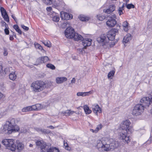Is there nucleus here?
<instances>
[{
    "mask_svg": "<svg viewBox=\"0 0 152 152\" xmlns=\"http://www.w3.org/2000/svg\"><path fill=\"white\" fill-rule=\"evenodd\" d=\"M69 23L68 22L66 21L63 23L64 26H66V27H68L66 29L65 32V34L66 37L69 39L73 38L75 41L81 40L83 38L82 36L78 33H75L73 28L67 26V24H69Z\"/></svg>",
    "mask_w": 152,
    "mask_h": 152,
    "instance_id": "obj_1",
    "label": "nucleus"
},
{
    "mask_svg": "<svg viewBox=\"0 0 152 152\" xmlns=\"http://www.w3.org/2000/svg\"><path fill=\"white\" fill-rule=\"evenodd\" d=\"M15 119L12 118L6 122L4 126V129L7 130L9 133L12 132H17L19 130V128L17 125H15Z\"/></svg>",
    "mask_w": 152,
    "mask_h": 152,
    "instance_id": "obj_2",
    "label": "nucleus"
},
{
    "mask_svg": "<svg viewBox=\"0 0 152 152\" xmlns=\"http://www.w3.org/2000/svg\"><path fill=\"white\" fill-rule=\"evenodd\" d=\"M105 149L106 151L113 150L117 148L119 146V143L118 141H115L112 139L108 140L107 138V145Z\"/></svg>",
    "mask_w": 152,
    "mask_h": 152,
    "instance_id": "obj_3",
    "label": "nucleus"
},
{
    "mask_svg": "<svg viewBox=\"0 0 152 152\" xmlns=\"http://www.w3.org/2000/svg\"><path fill=\"white\" fill-rule=\"evenodd\" d=\"M46 84L44 82L41 81H36L33 83L31 87L33 88V91L35 92L42 91L46 87Z\"/></svg>",
    "mask_w": 152,
    "mask_h": 152,
    "instance_id": "obj_4",
    "label": "nucleus"
},
{
    "mask_svg": "<svg viewBox=\"0 0 152 152\" xmlns=\"http://www.w3.org/2000/svg\"><path fill=\"white\" fill-rule=\"evenodd\" d=\"M2 143L7 149L12 151H15L16 146L15 143V140L12 139H6L2 141Z\"/></svg>",
    "mask_w": 152,
    "mask_h": 152,
    "instance_id": "obj_5",
    "label": "nucleus"
},
{
    "mask_svg": "<svg viewBox=\"0 0 152 152\" xmlns=\"http://www.w3.org/2000/svg\"><path fill=\"white\" fill-rule=\"evenodd\" d=\"M145 108L142 105L137 104L134 107L132 114L136 116L141 115L143 112Z\"/></svg>",
    "mask_w": 152,
    "mask_h": 152,
    "instance_id": "obj_6",
    "label": "nucleus"
},
{
    "mask_svg": "<svg viewBox=\"0 0 152 152\" xmlns=\"http://www.w3.org/2000/svg\"><path fill=\"white\" fill-rule=\"evenodd\" d=\"M130 124L129 120H125L121 123V128L123 130H126L128 133H131L133 131V129L132 126H129Z\"/></svg>",
    "mask_w": 152,
    "mask_h": 152,
    "instance_id": "obj_7",
    "label": "nucleus"
},
{
    "mask_svg": "<svg viewBox=\"0 0 152 152\" xmlns=\"http://www.w3.org/2000/svg\"><path fill=\"white\" fill-rule=\"evenodd\" d=\"M116 16L115 14L107 17V21L106 23L107 25L109 27H113L117 23V21L116 20Z\"/></svg>",
    "mask_w": 152,
    "mask_h": 152,
    "instance_id": "obj_8",
    "label": "nucleus"
},
{
    "mask_svg": "<svg viewBox=\"0 0 152 152\" xmlns=\"http://www.w3.org/2000/svg\"><path fill=\"white\" fill-rule=\"evenodd\" d=\"M107 138H103L102 140H98L97 141L96 147L99 151H106L105 149L106 148H105L106 145H107Z\"/></svg>",
    "mask_w": 152,
    "mask_h": 152,
    "instance_id": "obj_9",
    "label": "nucleus"
},
{
    "mask_svg": "<svg viewBox=\"0 0 152 152\" xmlns=\"http://www.w3.org/2000/svg\"><path fill=\"white\" fill-rule=\"evenodd\" d=\"M118 31L117 29H112L107 33V40L110 41H113L115 38V37L116 33L118 32Z\"/></svg>",
    "mask_w": 152,
    "mask_h": 152,
    "instance_id": "obj_10",
    "label": "nucleus"
},
{
    "mask_svg": "<svg viewBox=\"0 0 152 152\" xmlns=\"http://www.w3.org/2000/svg\"><path fill=\"white\" fill-rule=\"evenodd\" d=\"M150 99L148 97H143L141 99L140 104L142 105L144 108L146 106H149L150 104Z\"/></svg>",
    "mask_w": 152,
    "mask_h": 152,
    "instance_id": "obj_11",
    "label": "nucleus"
},
{
    "mask_svg": "<svg viewBox=\"0 0 152 152\" xmlns=\"http://www.w3.org/2000/svg\"><path fill=\"white\" fill-rule=\"evenodd\" d=\"M61 17L62 19L69 20L72 18V14L64 12H60Z\"/></svg>",
    "mask_w": 152,
    "mask_h": 152,
    "instance_id": "obj_12",
    "label": "nucleus"
},
{
    "mask_svg": "<svg viewBox=\"0 0 152 152\" xmlns=\"http://www.w3.org/2000/svg\"><path fill=\"white\" fill-rule=\"evenodd\" d=\"M97 40L99 43H103V45H105V43L108 42V41L106 37V35L104 34L101 35L100 37L97 38Z\"/></svg>",
    "mask_w": 152,
    "mask_h": 152,
    "instance_id": "obj_13",
    "label": "nucleus"
},
{
    "mask_svg": "<svg viewBox=\"0 0 152 152\" xmlns=\"http://www.w3.org/2000/svg\"><path fill=\"white\" fill-rule=\"evenodd\" d=\"M115 5H111L109 6L108 8L103 10V12L107 14H110L115 10Z\"/></svg>",
    "mask_w": 152,
    "mask_h": 152,
    "instance_id": "obj_14",
    "label": "nucleus"
},
{
    "mask_svg": "<svg viewBox=\"0 0 152 152\" xmlns=\"http://www.w3.org/2000/svg\"><path fill=\"white\" fill-rule=\"evenodd\" d=\"M81 40H82V44L85 48L91 45L92 41V39H84L83 38Z\"/></svg>",
    "mask_w": 152,
    "mask_h": 152,
    "instance_id": "obj_15",
    "label": "nucleus"
},
{
    "mask_svg": "<svg viewBox=\"0 0 152 152\" xmlns=\"http://www.w3.org/2000/svg\"><path fill=\"white\" fill-rule=\"evenodd\" d=\"M92 108L94 112L95 113L96 115H98V112L99 113L102 112V110L98 104H94L92 105Z\"/></svg>",
    "mask_w": 152,
    "mask_h": 152,
    "instance_id": "obj_16",
    "label": "nucleus"
},
{
    "mask_svg": "<svg viewBox=\"0 0 152 152\" xmlns=\"http://www.w3.org/2000/svg\"><path fill=\"white\" fill-rule=\"evenodd\" d=\"M34 129L37 132L41 134H45L50 132V131L49 130L42 129L39 127H35Z\"/></svg>",
    "mask_w": 152,
    "mask_h": 152,
    "instance_id": "obj_17",
    "label": "nucleus"
},
{
    "mask_svg": "<svg viewBox=\"0 0 152 152\" xmlns=\"http://www.w3.org/2000/svg\"><path fill=\"white\" fill-rule=\"evenodd\" d=\"M120 138L124 140L126 142L128 143L130 142L129 137L126 135V133L121 132L120 134Z\"/></svg>",
    "mask_w": 152,
    "mask_h": 152,
    "instance_id": "obj_18",
    "label": "nucleus"
},
{
    "mask_svg": "<svg viewBox=\"0 0 152 152\" xmlns=\"http://www.w3.org/2000/svg\"><path fill=\"white\" fill-rule=\"evenodd\" d=\"M131 35L130 34H127L124 37L123 39V43L125 46H126V43H128L131 39Z\"/></svg>",
    "mask_w": 152,
    "mask_h": 152,
    "instance_id": "obj_19",
    "label": "nucleus"
},
{
    "mask_svg": "<svg viewBox=\"0 0 152 152\" xmlns=\"http://www.w3.org/2000/svg\"><path fill=\"white\" fill-rule=\"evenodd\" d=\"M41 148L42 152H49L50 151V148L49 145L45 142L43 143Z\"/></svg>",
    "mask_w": 152,
    "mask_h": 152,
    "instance_id": "obj_20",
    "label": "nucleus"
},
{
    "mask_svg": "<svg viewBox=\"0 0 152 152\" xmlns=\"http://www.w3.org/2000/svg\"><path fill=\"white\" fill-rule=\"evenodd\" d=\"M93 92L92 91H90L87 92H78L77 93V95L78 96H89Z\"/></svg>",
    "mask_w": 152,
    "mask_h": 152,
    "instance_id": "obj_21",
    "label": "nucleus"
},
{
    "mask_svg": "<svg viewBox=\"0 0 152 152\" xmlns=\"http://www.w3.org/2000/svg\"><path fill=\"white\" fill-rule=\"evenodd\" d=\"M67 80V78L64 77H57L56 79V82L58 84H61Z\"/></svg>",
    "mask_w": 152,
    "mask_h": 152,
    "instance_id": "obj_22",
    "label": "nucleus"
},
{
    "mask_svg": "<svg viewBox=\"0 0 152 152\" xmlns=\"http://www.w3.org/2000/svg\"><path fill=\"white\" fill-rule=\"evenodd\" d=\"M9 78L12 80H14L17 77V75L14 72H12L9 75Z\"/></svg>",
    "mask_w": 152,
    "mask_h": 152,
    "instance_id": "obj_23",
    "label": "nucleus"
},
{
    "mask_svg": "<svg viewBox=\"0 0 152 152\" xmlns=\"http://www.w3.org/2000/svg\"><path fill=\"white\" fill-rule=\"evenodd\" d=\"M129 23L127 21H125L123 22L122 26L123 30L125 31L128 30Z\"/></svg>",
    "mask_w": 152,
    "mask_h": 152,
    "instance_id": "obj_24",
    "label": "nucleus"
},
{
    "mask_svg": "<svg viewBox=\"0 0 152 152\" xmlns=\"http://www.w3.org/2000/svg\"><path fill=\"white\" fill-rule=\"evenodd\" d=\"M79 19L82 21H86L89 20L88 17L83 15H80L78 17Z\"/></svg>",
    "mask_w": 152,
    "mask_h": 152,
    "instance_id": "obj_25",
    "label": "nucleus"
},
{
    "mask_svg": "<svg viewBox=\"0 0 152 152\" xmlns=\"http://www.w3.org/2000/svg\"><path fill=\"white\" fill-rule=\"evenodd\" d=\"M17 147V149L19 151H20L24 148V145L21 142H18Z\"/></svg>",
    "mask_w": 152,
    "mask_h": 152,
    "instance_id": "obj_26",
    "label": "nucleus"
},
{
    "mask_svg": "<svg viewBox=\"0 0 152 152\" xmlns=\"http://www.w3.org/2000/svg\"><path fill=\"white\" fill-rule=\"evenodd\" d=\"M75 112L73 111H71L70 110H67L63 112V114L66 116H69L73 114Z\"/></svg>",
    "mask_w": 152,
    "mask_h": 152,
    "instance_id": "obj_27",
    "label": "nucleus"
},
{
    "mask_svg": "<svg viewBox=\"0 0 152 152\" xmlns=\"http://www.w3.org/2000/svg\"><path fill=\"white\" fill-rule=\"evenodd\" d=\"M84 110L86 114H89L91 112V111L89 109L87 105H85L83 107Z\"/></svg>",
    "mask_w": 152,
    "mask_h": 152,
    "instance_id": "obj_28",
    "label": "nucleus"
},
{
    "mask_svg": "<svg viewBox=\"0 0 152 152\" xmlns=\"http://www.w3.org/2000/svg\"><path fill=\"white\" fill-rule=\"evenodd\" d=\"M43 1L45 4L50 5L53 3L55 1V0H43Z\"/></svg>",
    "mask_w": 152,
    "mask_h": 152,
    "instance_id": "obj_29",
    "label": "nucleus"
},
{
    "mask_svg": "<svg viewBox=\"0 0 152 152\" xmlns=\"http://www.w3.org/2000/svg\"><path fill=\"white\" fill-rule=\"evenodd\" d=\"M106 17L105 15L101 14H99L97 15V18L100 21H102Z\"/></svg>",
    "mask_w": 152,
    "mask_h": 152,
    "instance_id": "obj_30",
    "label": "nucleus"
},
{
    "mask_svg": "<svg viewBox=\"0 0 152 152\" xmlns=\"http://www.w3.org/2000/svg\"><path fill=\"white\" fill-rule=\"evenodd\" d=\"M15 30L19 34H22V31L20 29H19V27L17 25H15L13 26Z\"/></svg>",
    "mask_w": 152,
    "mask_h": 152,
    "instance_id": "obj_31",
    "label": "nucleus"
},
{
    "mask_svg": "<svg viewBox=\"0 0 152 152\" xmlns=\"http://www.w3.org/2000/svg\"><path fill=\"white\" fill-rule=\"evenodd\" d=\"M49 152H60L59 149L56 147L50 148Z\"/></svg>",
    "mask_w": 152,
    "mask_h": 152,
    "instance_id": "obj_32",
    "label": "nucleus"
},
{
    "mask_svg": "<svg viewBox=\"0 0 152 152\" xmlns=\"http://www.w3.org/2000/svg\"><path fill=\"white\" fill-rule=\"evenodd\" d=\"M52 19L54 21L57 22L59 21L60 18L58 15H56L52 17Z\"/></svg>",
    "mask_w": 152,
    "mask_h": 152,
    "instance_id": "obj_33",
    "label": "nucleus"
},
{
    "mask_svg": "<svg viewBox=\"0 0 152 152\" xmlns=\"http://www.w3.org/2000/svg\"><path fill=\"white\" fill-rule=\"evenodd\" d=\"M115 71L112 70L110 71L108 74L107 77L108 78H110L111 77H113L114 75Z\"/></svg>",
    "mask_w": 152,
    "mask_h": 152,
    "instance_id": "obj_34",
    "label": "nucleus"
},
{
    "mask_svg": "<svg viewBox=\"0 0 152 152\" xmlns=\"http://www.w3.org/2000/svg\"><path fill=\"white\" fill-rule=\"evenodd\" d=\"M42 58L41 57H40L37 59L36 61V63L35 65H38L40 64H41L42 63Z\"/></svg>",
    "mask_w": 152,
    "mask_h": 152,
    "instance_id": "obj_35",
    "label": "nucleus"
},
{
    "mask_svg": "<svg viewBox=\"0 0 152 152\" xmlns=\"http://www.w3.org/2000/svg\"><path fill=\"white\" fill-rule=\"evenodd\" d=\"M102 127V124H100L97 126L95 129V133H97L100 129Z\"/></svg>",
    "mask_w": 152,
    "mask_h": 152,
    "instance_id": "obj_36",
    "label": "nucleus"
},
{
    "mask_svg": "<svg viewBox=\"0 0 152 152\" xmlns=\"http://www.w3.org/2000/svg\"><path fill=\"white\" fill-rule=\"evenodd\" d=\"M42 58V63H45L47 62L49 60V58L47 56H45L44 57H41Z\"/></svg>",
    "mask_w": 152,
    "mask_h": 152,
    "instance_id": "obj_37",
    "label": "nucleus"
},
{
    "mask_svg": "<svg viewBox=\"0 0 152 152\" xmlns=\"http://www.w3.org/2000/svg\"><path fill=\"white\" fill-rule=\"evenodd\" d=\"M43 43L45 46L48 47H50L51 46V43L49 41H45L43 42Z\"/></svg>",
    "mask_w": 152,
    "mask_h": 152,
    "instance_id": "obj_38",
    "label": "nucleus"
},
{
    "mask_svg": "<svg viewBox=\"0 0 152 152\" xmlns=\"http://www.w3.org/2000/svg\"><path fill=\"white\" fill-rule=\"evenodd\" d=\"M46 66L47 67L49 68L52 70L55 69V66L50 64H48L46 65Z\"/></svg>",
    "mask_w": 152,
    "mask_h": 152,
    "instance_id": "obj_39",
    "label": "nucleus"
},
{
    "mask_svg": "<svg viewBox=\"0 0 152 152\" xmlns=\"http://www.w3.org/2000/svg\"><path fill=\"white\" fill-rule=\"evenodd\" d=\"M64 146L65 147V148L67 150H70V148L69 147L68 143L66 142H65V141L64 140Z\"/></svg>",
    "mask_w": 152,
    "mask_h": 152,
    "instance_id": "obj_40",
    "label": "nucleus"
},
{
    "mask_svg": "<svg viewBox=\"0 0 152 152\" xmlns=\"http://www.w3.org/2000/svg\"><path fill=\"white\" fill-rule=\"evenodd\" d=\"M124 10V9L122 8H119L118 10V13L120 15H121L122 14H123V10Z\"/></svg>",
    "mask_w": 152,
    "mask_h": 152,
    "instance_id": "obj_41",
    "label": "nucleus"
},
{
    "mask_svg": "<svg viewBox=\"0 0 152 152\" xmlns=\"http://www.w3.org/2000/svg\"><path fill=\"white\" fill-rule=\"evenodd\" d=\"M36 144L37 146H41L42 145V144H43L42 142L41 141L39 140H37L36 142Z\"/></svg>",
    "mask_w": 152,
    "mask_h": 152,
    "instance_id": "obj_42",
    "label": "nucleus"
},
{
    "mask_svg": "<svg viewBox=\"0 0 152 152\" xmlns=\"http://www.w3.org/2000/svg\"><path fill=\"white\" fill-rule=\"evenodd\" d=\"M126 7L128 9H130L132 8H134V6L132 4H129L126 5Z\"/></svg>",
    "mask_w": 152,
    "mask_h": 152,
    "instance_id": "obj_43",
    "label": "nucleus"
},
{
    "mask_svg": "<svg viewBox=\"0 0 152 152\" xmlns=\"http://www.w3.org/2000/svg\"><path fill=\"white\" fill-rule=\"evenodd\" d=\"M1 26H5V28H7L8 27V25L6 24V23L3 20H2L1 21Z\"/></svg>",
    "mask_w": 152,
    "mask_h": 152,
    "instance_id": "obj_44",
    "label": "nucleus"
},
{
    "mask_svg": "<svg viewBox=\"0 0 152 152\" xmlns=\"http://www.w3.org/2000/svg\"><path fill=\"white\" fill-rule=\"evenodd\" d=\"M3 18L4 20L7 22H9V19L8 15L7 14L5 16H4L3 17Z\"/></svg>",
    "mask_w": 152,
    "mask_h": 152,
    "instance_id": "obj_45",
    "label": "nucleus"
},
{
    "mask_svg": "<svg viewBox=\"0 0 152 152\" xmlns=\"http://www.w3.org/2000/svg\"><path fill=\"white\" fill-rule=\"evenodd\" d=\"M36 105L37 107V110H40L42 107V106L41 105V104H36Z\"/></svg>",
    "mask_w": 152,
    "mask_h": 152,
    "instance_id": "obj_46",
    "label": "nucleus"
},
{
    "mask_svg": "<svg viewBox=\"0 0 152 152\" xmlns=\"http://www.w3.org/2000/svg\"><path fill=\"white\" fill-rule=\"evenodd\" d=\"M35 47L37 48H38L39 49H42V46L39 44H37L35 45Z\"/></svg>",
    "mask_w": 152,
    "mask_h": 152,
    "instance_id": "obj_47",
    "label": "nucleus"
},
{
    "mask_svg": "<svg viewBox=\"0 0 152 152\" xmlns=\"http://www.w3.org/2000/svg\"><path fill=\"white\" fill-rule=\"evenodd\" d=\"M31 106V109H32V111H35L37 110V107L35 105H33Z\"/></svg>",
    "mask_w": 152,
    "mask_h": 152,
    "instance_id": "obj_48",
    "label": "nucleus"
},
{
    "mask_svg": "<svg viewBox=\"0 0 152 152\" xmlns=\"http://www.w3.org/2000/svg\"><path fill=\"white\" fill-rule=\"evenodd\" d=\"M21 27L25 31H28L29 29L28 27L25 26L23 25H21Z\"/></svg>",
    "mask_w": 152,
    "mask_h": 152,
    "instance_id": "obj_49",
    "label": "nucleus"
},
{
    "mask_svg": "<svg viewBox=\"0 0 152 152\" xmlns=\"http://www.w3.org/2000/svg\"><path fill=\"white\" fill-rule=\"evenodd\" d=\"M4 32L5 34L7 35H8L9 34V30L7 28H5L4 29Z\"/></svg>",
    "mask_w": 152,
    "mask_h": 152,
    "instance_id": "obj_50",
    "label": "nucleus"
},
{
    "mask_svg": "<svg viewBox=\"0 0 152 152\" xmlns=\"http://www.w3.org/2000/svg\"><path fill=\"white\" fill-rule=\"evenodd\" d=\"M0 10L1 13L6 12L4 9L3 7H1Z\"/></svg>",
    "mask_w": 152,
    "mask_h": 152,
    "instance_id": "obj_51",
    "label": "nucleus"
},
{
    "mask_svg": "<svg viewBox=\"0 0 152 152\" xmlns=\"http://www.w3.org/2000/svg\"><path fill=\"white\" fill-rule=\"evenodd\" d=\"M22 111L23 112H28L27 107H25L23 108L22 110Z\"/></svg>",
    "mask_w": 152,
    "mask_h": 152,
    "instance_id": "obj_52",
    "label": "nucleus"
},
{
    "mask_svg": "<svg viewBox=\"0 0 152 152\" xmlns=\"http://www.w3.org/2000/svg\"><path fill=\"white\" fill-rule=\"evenodd\" d=\"M52 8L51 7H48L46 8V10L48 11H50L52 10Z\"/></svg>",
    "mask_w": 152,
    "mask_h": 152,
    "instance_id": "obj_53",
    "label": "nucleus"
},
{
    "mask_svg": "<svg viewBox=\"0 0 152 152\" xmlns=\"http://www.w3.org/2000/svg\"><path fill=\"white\" fill-rule=\"evenodd\" d=\"M75 81L76 80L75 78H73L71 81V83L72 84L75 83Z\"/></svg>",
    "mask_w": 152,
    "mask_h": 152,
    "instance_id": "obj_54",
    "label": "nucleus"
},
{
    "mask_svg": "<svg viewBox=\"0 0 152 152\" xmlns=\"http://www.w3.org/2000/svg\"><path fill=\"white\" fill-rule=\"evenodd\" d=\"M26 107L28 111H32V109H31V106L27 107Z\"/></svg>",
    "mask_w": 152,
    "mask_h": 152,
    "instance_id": "obj_55",
    "label": "nucleus"
},
{
    "mask_svg": "<svg viewBox=\"0 0 152 152\" xmlns=\"http://www.w3.org/2000/svg\"><path fill=\"white\" fill-rule=\"evenodd\" d=\"M7 54L8 53L7 51L6 50H4V56H7Z\"/></svg>",
    "mask_w": 152,
    "mask_h": 152,
    "instance_id": "obj_56",
    "label": "nucleus"
},
{
    "mask_svg": "<svg viewBox=\"0 0 152 152\" xmlns=\"http://www.w3.org/2000/svg\"><path fill=\"white\" fill-rule=\"evenodd\" d=\"M12 68V67H9V68H7L5 69L4 70V72H5L6 70L7 71L10 70V69H11Z\"/></svg>",
    "mask_w": 152,
    "mask_h": 152,
    "instance_id": "obj_57",
    "label": "nucleus"
},
{
    "mask_svg": "<svg viewBox=\"0 0 152 152\" xmlns=\"http://www.w3.org/2000/svg\"><path fill=\"white\" fill-rule=\"evenodd\" d=\"M2 66L1 64H0V73H1L2 72Z\"/></svg>",
    "mask_w": 152,
    "mask_h": 152,
    "instance_id": "obj_58",
    "label": "nucleus"
},
{
    "mask_svg": "<svg viewBox=\"0 0 152 152\" xmlns=\"http://www.w3.org/2000/svg\"><path fill=\"white\" fill-rule=\"evenodd\" d=\"M1 14H2V17H3L4 16H5L6 15H7V12H5L4 13H1Z\"/></svg>",
    "mask_w": 152,
    "mask_h": 152,
    "instance_id": "obj_59",
    "label": "nucleus"
},
{
    "mask_svg": "<svg viewBox=\"0 0 152 152\" xmlns=\"http://www.w3.org/2000/svg\"><path fill=\"white\" fill-rule=\"evenodd\" d=\"M11 16H12V17L14 20L16 22L17 19H16V17L14 16V15H12Z\"/></svg>",
    "mask_w": 152,
    "mask_h": 152,
    "instance_id": "obj_60",
    "label": "nucleus"
},
{
    "mask_svg": "<svg viewBox=\"0 0 152 152\" xmlns=\"http://www.w3.org/2000/svg\"><path fill=\"white\" fill-rule=\"evenodd\" d=\"M47 128L51 129H53L54 128V127L52 126H50L47 127Z\"/></svg>",
    "mask_w": 152,
    "mask_h": 152,
    "instance_id": "obj_61",
    "label": "nucleus"
},
{
    "mask_svg": "<svg viewBox=\"0 0 152 152\" xmlns=\"http://www.w3.org/2000/svg\"><path fill=\"white\" fill-rule=\"evenodd\" d=\"M14 39V38L12 35H10V40H12Z\"/></svg>",
    "mask_w": 152,
    "mask_h": 152,
    "instance_id": "obj_62",
    "label": "nucleus"
},
{
    "mask_svg": "<svg viewBox=\"0 0 152 152\" xmlns=\"http://www.w3.org/2000/svg\"><path fill=\"white\" fill-rule=\"evenodd\" d=\"M3 95L1 93H0V99L3 97Z\"/></svg>",
    "mask_w": 152,
    "mask_h": 152,
    "instance_id": "obj_63",
    "label": "nucleus"
},
{
    "mask_svg": "<svg viewBox=\"0 0 152 152\" xmlns=\"http://www.w3.org/2000/svg\"><path fill=\"white\" fill-rule=\"evenodd\" d=\"M150 103H152V96L151 97V98H150Z\"/></svg>",
    "mask_w": 152,
    "mask_h": 152,
    "instance_id": "obj_64",
    "label": "nucleus"
}]
</instances>
